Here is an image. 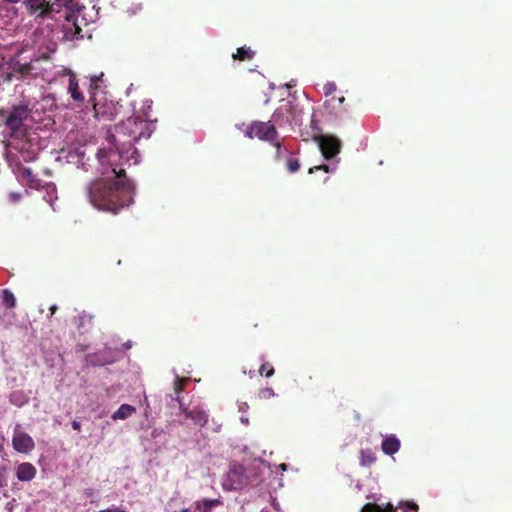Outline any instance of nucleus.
<instances>
[{"label": "nucleus", "mask_w": 512, "mask_h": 512, "mask_svg": "<svg viewBox=\"0 0 512 512\" xmlns=\"http://www.w3.org/2000/svg\"><path fill=\"white\" fill-rule=\"evenodd\" d=\"M104 73H100L99 75H93L90 77V85H89V94L92 96V93H101L103 91L104 85Z\"/></svg>", "instance_id": "18"}, {"label": "nucleus", "mask_w": 512, "mask_h": 512, "mask_svg": "<svg viewBox=\"0 0 512 512\" xmlns=\"http://www.w3.org/2000/svg\"><path fill=\"white\" fill-rule=\"evenodd\" d=\"M7 2H10V3H18L20 2L21 0H6Z\"/></svg>", "instance_id": "34"}, {"label": "nucleus", "mask_w": 512, "mask_h": 512, "mask_svg": "<svg viewBox=\"0 0 512 512\" xmlns=\"http://www.w3.org/2000/svg\"><path fill=\"white\" fill-rule=\"evenodd\" d=\"M12 445L15 451L23 454L31 452L35 447L33 438L28 433L20 431L19 425L14 430Z\"/></svg>", "instance_id": "10"}, {"label": "nucleus", "mask_w": 512, "mask_h": 512, "mask_svg": "<svg viewBox=\"0 0 512 512\" xmlns=\"http://www.w3.org/2000/svg\"><path fill=\"white\" fill-rule=\"evenodd\" d=\"M2 302L7 308H13L16 305L14 294L10 290L4 289L2 291Z\"/></svg>", "instance_id": "21"}, {"label": "nucleus", "mask_w": 512, "mask_h": 512, "mask_svg": "<svg viewBox=\"0 0 512 512\" xmlns=\"http://www.w3.org/2000/svg\"><path fill=\"white\" fill-rule=\"evenodd\" d=\"M292 115H293V122H291V124H289V127L292 128V129L295 128V127H301L302 124H303V120H302L303 111H302V109L298 108L295 105L294 113Z\"/></svg>", "instance_id": "24"}, {"label": "nucleus", "mask_w": 512, "mask_h": 512, "mask_svg": "<svg viewBox=\"0 0 512 512\" xmlns=\"http://www.w3.org/2000/svg\"><path fill=\"white\" fill-rule=\"evenodd\" d=\"M362 512H396V509L392 506L382 509L377 504L368 503L363 507Z\"/></svg>", "instance_id": "25"}, {"label": "nucleus", "mask_w": 512, "mask_h": 512, "mask_svg": "<svg viewBox=\"0 0 512 512\" xmlns=\"http://www.w3.org/2000/svg\"><path fill=\"white\" fill-rule=\"evenodd\" d=\"M344 101H345V98L343 96L339 98L340 103H343Z\"/></svg>", "instance_id": "37"}, {"label": "nucleus", "mask_w": 512, "mask_h": 512, "mask_svg": "<svg viewBox=\"0 0 512 512\" xmlns=\"http://www.w3.org/2000/svg\"><path fill=\"white\" fill-rule=\"evenodd\" d=\"M187 382H188V378H180V377H176V379L174 381V392L177 395L176 401L179 404L181 402L179 394L183 391L184 386L187 384Z\"/></svg>", "instance_id": "22"}, {"label": "nucleus", "mask_w": 512, "mask_h": 512, "mask_svg": "<svg viewBox=\"0 0 512 512\" xmlns=\"http://www.w3.org/2000/svg\"><path fill=\"white\" fill-rule=\"evenodd\" d=\"M136 412L134 406L129 404H122L111 416L113 420H125Z\"/></svg>", "instance_id": "16"}, {"label": "nucleus", "mask_w": 512, "mask_h": 512, "mask_svg": "<svg viewBox=\"0 0 512 512\" xmlns=\"http://www.w3.org/2000/svg\"><path fill=\"white\" fill-rule=\"evenodd\" d=\"M301 167L300 161L298 158L290 157L286 161V169L289 173H296L299 171Z\"/></svg>", "instance_id": "27"}, {"label": "nucleus", "mask_w": 512, "mask_h": 512, "mask_svg": "<svg viewBox=\"0 0 512 512\" xmlns=\"http://www.w3.org/2000/svg\"><path fill=\"white\" fill-rule=\"evenodd\" d=\"M89 101L92 103L94 116L98 120L112 121L118 114L117 105L106 97L105 92L92 93Z\"/></svg>", "instance_id": "5"}, {"label": "nucleus", "mask_w": 512, "mask_h": 512, "mask_svg": "<svg viewBox=\"0 0 512 512\" xmlns=\"http://www.w3.org/2000/svg\"><path fill=\"white\" fill-rule=\"evenodd\" d=\"M319 170H323V171L328 173L330 171V168H329V166L323 164V165H318V166L311 167L308 172L310 174H312L315 171H319Z\"/></svg>", "instance_id": "29"}, {"label": "nucleus", "mask_w": 512, "mask_h": 512, "mask_svg": "<svg viewBox=\"0 0 512 512\" xmlns=\"http://www.w3.org/2000/svg\"><path fill=\"white\" fill-rule=\"evenodd\" d=\"M68 93L71 95V98L77 103H83L85 98L79 89V83L76 75L74 73H70L69 75V84H68Z\"/></svg>", "instance_id": "15"}, {"label": "nucleus", "mask_w": 512, "mask_h": 512, "mask_svg": "<svg viewBox=\"0 0 512 512\" xmlns=\"http://www.w3.org/2000/svg\"><path fill=\"white\" fill-rule=\"evenodd\" d=\"M276 396L277 394L272 387H264L259 389L257 392V398L259 400H269Z\"/></svg>", "instance_id": "23"}, {"label": "nucleus", "mask_w": 512, "mask_h": 512, "mask_svg": "<svg viewBox=\"0 0 512 512\" xmlns=\"http://www.w3.org/2000/svg\"><path fill=\"white\" fill-rule=\"evenodd\" d=\"M245 136L250 139L269 141L276 148L275 159L280 161L283 157V149L280 142L276 141L277 131L275 125L269 122L254 121L244 130Z\"/></svg>", "instance_id": "4"}, {"label": "nucleus", "mask_w": 512, "mask_h": 512, "mask_svg": "<svg viewBox=\"0 0 512 512\" xmlns=\"http://www.w3.org/2000/svg\"><path fill=\"white\" fill-rule=\"evenodd\" d=\"M222 501L220 499H203L201 502H195L196 509L202 510V512H211V509L220 506Z\"/></svg>", "instance_id": "19"}, {"label": "nucleus", "mask_w": 512, "mask_h": 512, "mask_svg": "<svg viewBox=\"0 0 512 512\" xmlns=\"http://www.w3.org/2000/svg\"><path fill=\"white\" fill-rule=\"evenodd\" d=\"M320 150L325 159L335 157L341 149V141L332 135H321L316 137Z\"/></svg>", "instance_id": "9"}, {"label": "nucleus", "mask_w": 512, "mask_h": 512, "mask_svg": "<svg viewBox=\"0 0 512 512\" xmlns=\"http://www.w3.org/2000/svg\"><path fill=\"white\" fill-rule=\"evenodd\" d=\"M81 166H82V169H84L85 171L88 170V168L86 167V164L84 162H82Z\"/></svg>", "instance_id": "35"}, {"label": "nucleus", "mask_w": 512, "mask_h": 512, "mask_svg": "<svg viewBox=\"0 0 512 512\" xmlns=\"http://www.w3.org/2000/svg\"><path fill=\"white\" fill-rule=\"evenodd\" d=\"M325 89V95L332 94L336 90V84L335 83H327L324 87Z\"/></svg>", "instance_id": "30"}, {"label": "nucleus", "mask_w": 512, "mask_h": 512, "mask_svg": "<svg viewBox=\"0 0 512 512\" xmlns=\"http://www.w3.org/2000/svg\"><path fill=\"white\" fill-rule=\"evenodd\" d=\"M85 493H86V495H88V496L92 495L91 490H89V492H88V491H86Z\"/></svg>", "instance_id": "38"}, {"label": "nucleus", "mask_w": 512, "mask_h": 512, "mask_svg": "<svg viewBox=\"0 0 512 512\" xmlns=\"http://www.w3.org/2000/svg\"><path fill=\"white\" fill-rule=\"evenodd\" d=\"M96 156L103 178L86 185L87 199L96 209L117 214L133 202V185L122 166L123 156L112 148L99 149Z\"/></svg>", "instance_id": "1"}, {"label": "nucleus", "mask_w": 512, "mask_h": 512, "mask_svg": "<svg viewBox=\"0 0 512 512\" xmlns=\"http://www.w3.org/2000/svg\"><path fill=\"white\" fill-rule=\"evenodd\" d=\"M281 468L285 470L286 469V464H282Z\"/></svg>", "instance_id": "39"}, {"label": "nucleus", "mask_w": 512, "mask_h": 512, "mask_svg": "<svg viewBox=\"0 0 512 512\" xmlns=\"http://www.w3.org/2000/svg\"><path fill=\"white\" fill-rule=\"evenodd\" d=\"M295 105L289 100H281L279 106L272 115L274 125L279 127H289L293 122V113Z\"/></svg>", "instance_id": "8"}, {"label": "nucleus", "mask_w": 512, "mask_h": 512, "mask_svg": "<svg viewBox=\"0 0 512 512\" xmlns=\"http://www.w3.org/2000/svg\"><path fill=\"white\" fill-rule=\"evenodd\" d=\"M248 484L245 468L242 465H233L224 483V489L230 491L240 490Z\"/></svg>", "instance_id": "7"}, {"label": "nucleus", "mask_w": 512, "mask_h": 512, "mask_svg": "<svg viewBox=\"0 0 512 512\" xmlns=\"http://www.w3.org/2000/svg\"><path fill=\"white\" fill-rule=\"evenodd\" d=\"M377 460L376 454L371 449H361L359 463L362 467L370 468Z\"/></svg>", "instance_id": "17"}, {"label": "nucleus", "mask_w": 512, "mask_h": 512, "mask_svg": "<svg viewBox=\"0 0 512 512\" xmlns=\"http://www.w3.org/2000/svg\"><path fill=\"white\" fill-rule=\"evenodd\" d=\"M24 4L31 14L38 16H45L48 12L53 10V5L57 4L59 7L63 6L67 8L72 15L67 14L66 19L71 21L74 18V25L77 30H80L78 24V17L83 7H80L77 3L72 0H24Z\"/></svg>", "instance_id": "3"}, {"label": "nucleus", "mask_w": 512, "mask_h": 512, "mask_svg": "<svg viewBox=\"0 0 512 512\" xmlns=\"http://www.w3.org/2000/svg\"><path fill=\"white\" fill-rule=\"evenodd\" d=\"M71 425H72V428L77 431H79L81 428V424L76 420L72 421Z\"/></svg>", "instance_id": "31"}, {"label": "nucleus", "mask_w": 512, "mask_h": 512, "mask_svg": "<svg viewBox=\"0 0 512 512\" xmlns=\"http://www.w3.org/2000/svg\"><path fill=\"white\" fill-rule=\"evenodd\" d=\"M58 307L56 305H51L49 308L50 314L53 315L56 313Z\"/></svg>", "instance_id": "32"}, {"label": "nucleus", "mask_w": 512, "mask_h": 512, "mask_svg": "<svg viewBox=\"0 0 512 512\" xmlns=\"http://www.w3.org/2000/svg\"><path fill=\"white\" fill-rule=\"evenodd\" d=\"M313 114L311 115V118H310V123H311V126L312 128L314 129L316 127V121L313 119Z\"/></svg>", "instance_id": "33"}, {"label": "nucleus", "mask_w": 512, "mask_h": 512, "mask_svg": "<svg viewBox=\"0 0 512 512\" xmlns=\"http://www.w3.org/2000/svg\"><path fill=\"white\" fill-rule=\"evenodd\" d=\"M15 70L22 75H28L33 70V67L30 63L18 64Z\"/></svg>", "instance_id": "28"}, {"label": "nucleus", "mask_w": 512, "mask_h": 512, "mask_svg": "<svg viewBox=\"0 0 512 512\" xmlns=\"http://www.w3.org/2000/svg\"><path fill=\"white\" fill-rule=\"evenodd\" d=\"M29 116V110L25 105L13 106L10 110H0V117L5 126L10 130V135H17L22 131L23 122Z\"/></svg>", "instance_id": "6"}, {"label": "nucleus", "mask_w": 512, "mask_h": 512, "mask_svg": "<svg viewBox=\"0 0 512 512\" xmlns=\"http://www.w3.org/2000/svg\"><path fill=\"white\" fill-rule=\"evenodd\" d=\"M258 372L261 376L270 378L274 375L275 369L271 363L265 362L259 367Z\"/></svg>", "instance_id": "26"}, {"label": "nucleus", "mask_w": 512, "mask_h": 512, "mask_svg": "<svg viewBox=\"0 0 512 512\" xmlns=\"http://www.w3.org/2000/svg\"><path fill=\"white\" fill-rule=\"evenodd\" d=\"M179 409L186 419H191L194 425L200 428L204 427L209 421L208 413L202 408L193 407L190 409L180 402Z\"/></svg>", "instance_id": "11"}, {"label": "nucleus", "mask_w": 512, "mask_h": 512, "mask_svg": "<svg viewBox=\"0 0 512 512\" xmlns=\"http://www.w3.org/2000/svg\"><path fill=\"white\" fill-rule=\"evenodd\" d=\"M148 127L147 121L140 117H129L115 126L114 133L107 137L109 146L102 149L112 148L122 155V150L131 148L141 138L150 136V133H145Z\"/></svg>", "instance_id": "2"}, {"label": "nucleus", "mask_w": 512, "mask_h": 512, "mask_svg": "<svg viewBox=\"0 0 512 512\" xmlns=\"http://www.w3.org/2000/svg\"><path fill=\"white\" fill-rule=\"evenodd\" d=\"M400 446V440L394 434L384 436L381 443V449L383 453L390 456L397 453L400 449Z\"/></svg>", "instance_id": "13"}, {"label": "nucleus", "mask_w": 512, "mask_h": 512, "mask_svg": "<svg viewBox=\"0 0 512 512\" xmlns=\"http://www.w3.org/2000/svg\"><path fill=\"white\" fill-rule=\"evenodd\" d=\"M36 468L29 462H24L18 465L16 475L19 481H30L36 475Z\"/></svg>", "instance_id": "14"}, {"label": "nucleus", "mask_w": 512, "mask_h": 512, "mask_svg": "<svg viewBox=\"0 0 512 512\" xmlns=\"http://www.w3.org/2000/svg\"><path fill=\"white\" fill-rule=\"evenodd\" d=\"M25 172H26V174H27V176H28V177H30V176H31V174H32V172H31L29 169H26V171H25Z\"/></svg>", "instance_id": "36"}, {"label": "nucleus", "mask_w": 512, "mask_h": 512, "mask_svg": "<svg viewBox=\"0 0 512 512\" xmlns=\"http://www.w3.org/2000/svg\"><path fill=\"white\" fill-rule=\"evenodd\" d=\"M93 318L94 317L92 315L83 311L74 317L73 323L81 334H85L92 329Z\"/></svg>", "instance_id": "12"}, {"label": "nucleus", "mask_w": 512, "mask_h": 512, "mask_svg": "<svg viewBox=\"0 0 512 512\" xmlns=\"http://www.w3.org/2000/svg\"><path fill=\"white\" fill-rule=\"evenodd\" d=\"M255 55V52L251 50L249 47H240L237 49L236 53L232 55L233 59L239 61L251 60Z\"/></svg>", "instance_id": "20"}]
</instances>
